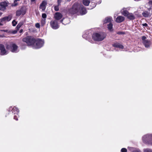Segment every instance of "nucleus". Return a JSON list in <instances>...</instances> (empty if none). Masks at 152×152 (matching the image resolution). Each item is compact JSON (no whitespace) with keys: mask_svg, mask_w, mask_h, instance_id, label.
I'll list each match as a JSON object with an SVG mask.
<instances>
[{"mask_svg":"<svg viewBox=\"0 0 152 152\" xmlns=\"http://www.w3.org/2000/svg\"><path fill=\"white\" fill-rule=\"evenodd\" d=\"M144 152H152V150L151 149L146 148L144 149Z\"/></svg>","mask_w":152,"mask_h":152,"instance_id":"26","label":"nucleus"},{"mask_svg":"<svg viewBox=\"0 0 152 152\" xmlns=\"http://www.w3.org/2000/svg\"><path fill=\"white\" fill-rule=\"evenodd\" d=\"M128 150L130 152H141L138 148L132 147H129Z\"/></svg>","mask_w":152,"mask_h":152,"instance_id":"14","label":"nucleus"},{"mask_svg":"<svg viewBox=\"0 0 152 152\" xmlns=\"http://www.w3.org/2000/svg\"><path fill=\"white\" fill-rule=\"evenodd\" d=\"M149 4H151V5H152V1H150L149 2Z\"/></svg>","mask_w":152,"mask_h":152,"instance_id":"41","label":"nucleus"},{"mask_svg":"<svg viewBox=\"0 0 152 152\" xmlns=\"http://www.w3.org/2000/svg\"><path fill=\"white\" fill-rule=\"evenodd\" d=\"M126 17H127V18L130 20H134L135 18V16L133 14L130 13H129Z\"/></svg>","mask_w":152,"mask_h":152,"instance_id":"16","label":"nucleus"},{"mask_svg":"<svg viewBox=\"0 0 152 152\" xmlns=\"http://www.w3.org/2000/svg\"><path fill=\"white\" fill-rule=\"evenodd\" d=\"M17 32V30H15L14 31H13V34H15V33H16Z\"/></svg>","mask_w":152,"mask_h":152,"instance_id":"38","label":"nucleus"},{"mask_svg":"<svg viewBox=\"0 0 152 152\" xmlns=\"http://www.w3.org/2000/svg\"><path fill=\"white\" fill-rule=\"evenodd\" d=\"M83 37L84 38L85 37L84 35H83Z\"/></svg>","mask_w":152,"mask_h":152,"instance_id":"46","label":"nucleus"},{"mask_svg":"<svg viewBox=\"0 0 152 152\" xmlns=\"http://www.w3.org/2000/svg\"><path fill=\"white\" fill-rule=\"evenodd\" d=\"M121 13L124 16H126L129 13L125 8H124L122 10Z\"/></svg>","mask_w":152,"mask_h":152,"instance_id":"20","label":"nucleus"},{"mask_svg":"<svg viewBox=\"0 0 152 152\" xmlns=\"http://www.w3.org/2000/svg\"><path fill=\"white\" fill-rule=\"evenodd\" d=\"M124 17L119 16L116 19L115 21L117 23H120L124 21Z\"/></svg>","mask_w":152,"mask_h":152,"instance_id":"13","label":"nucleus"},{"mask_svg":"<svg viewBox=\"0 0 152 152\" xmlns=\"http://www.w3.org/2000/svg\"><path fill=\"white\" fill-rule=\"evenodd\" d=\"M145 140H148V141H149L150 140V139H149V138H145Z\"/></svg>","mask_w":152,"mask_h":152,"instance_id":"40","label":"nucleus"},{"mask_svg":"<svg viewBox=\"0 0 152 152\" xmlns=\"http://www.w3.org/2000/svg\"><path fill=\"white\" fill-rule=\"evenodd\" d=\"M106 34L104 32H100L94 33L92 36V39L95 41H102L106 37Z\"/></svg>","mask_w":152,"mask_h":152,"instance_id":"3","label":"nucleus"},{"mask_svg":"<svg viewBox=\"0 0 152 152\" xmlns=\"http://www.w3.org/2000/svg\"><path fill=\"white\" fill-rule=\"evenodd\" d=\"M62 14L59 12H56L54 15V17L55 19L56 20H59L62 18Z\"/></svg>","mask_w":152,"mask_h":152,"instance_id":"12","label":"nucleus"},{"mask_svg":"<svg viewBox=\"0 0 152 152\" xmlns=\"http://www.w3.org/2000/svg\"><path fill=\"white\" fill-rule=\"evenodd\" d=\"M60 22L63 23V24L66 25L69 23V19L66 18L64 19L61 20Z\"/></svg>","mask_w":152,"mask_h":152,"instance_id":"19","label":"nucleus"},{"mask_svg":"<svg viewBox=\"0 0 152 152\" xmlns=\"http://www.w3.org/2000/svg\"><path fill=\"white\" fill-rule=\"evenodd\" d=\"M20 0H14V2L12 5V7H16L18 5V1H19Z\"/></svg>","mask_w":152,"mask_h":152,"instance_id":"24","label":"nucleus"},{"mask_svg":"<svg viewBox=\"0 0 152 152\" xmlns=\"http://www.w3.org/2000/svg\"><path fill=\"white\" fill-rule=\"evenodd\" d=\"M142 140L144 143L152 145V134L144 135L142 137Z\"/></svg>","mask_w":152,"mask_h":152,"instance_id":"4","label":"nucleus"},{"mask_svg":"<svg viewBox=\"0 0 152 152\" xmlns=\"http://www.w3.org/2000/svg\"><path fill=\"white\" fill-rule=\"evenodd\" d=\"M108 28L110 31L113 28V25L111 23H110L108 25Z\"/></svg>","mask_w":152,"mask_h":152,"instance_id":"25","label":"nucleus"},{"mask_svg":"<svg viewBox=\"0 0 152 152\" xmlns=\"http://www.w3.org/2000/svg\"><path fill=\"white\" fill-rule=\"evenodd\" d=\"M3 31H5V30H3Z\"/></svg>","mask_w":152,"mask_h":152,"instance_id":"48","label":"nucleus"},{"mask_svg":"<svg viewBox=\"0 0 152 152\" xmlns=\"http://www.w3.org/2000/svg\"><path fill=\"white\" fill-rule=\"evenodd\" d=\"M12 112L13 113H14V114H17L19 113V110L17 108L15 107H14L12 110Z\"/></svg>","mask_w":152,"mask_h":152,"instance_id":"18","label":"nucleus"},{"mask_svg":"<svg viewBox=\"0 0 152 152\" xmlns=\"http://www.w3.org/2000/svg\"><path fill=\"white\" fill-rule=\"evenodd\" d=\"M59 6H58V5L54 7V10L56 11H58L59 10Z\"/></svg>","mask_w":152,"mask_h":152,"instance_id":"29","label":"nucleus"},{"mask_svg":"<svg viewBox=\"0 0 152 152\" xmlns=\"http://www.w3.org/2000/svg\"><path fill=\"white\" fill-rule=\"evenodd\" d=\"M8 3L6 1L1 2L0 3V10H4L6 9V7L8 6Z\"/></svg>","mask_w":152,"mask_h":152,"instance_id":"10","label":"nucleus"},{"mask_svg":"<svg viewBox=\"0 0 152 152\" xmlns=\"http://www.w3.org/2000/svg\"><path fill=\"white\" fill-rule=\"evenodd\" d=\"M47 4V2L45 1H42V2L40 4L39 8L41 9L42 11L45 10L46 9V5Z\"/></svg>","mask_w":152,"mask_h":152,"instance_id":"11","label":"nucleus"},{"mask_svg":"<svg viewBox=\"0 0 152 152\" xmlns=\"http://www.w3.org/2000/svg\"><path fill=\"white\" fill-rule=\"evenodd\" d=\"M90 3V1L89 0H83V3L85 6H88Z\"/></svg>","mask_w":152,"mask_h":152,"instance_id":"21","label":"nucleus"},{"mask_svg":"<svg viewBox=\"0 0 152 152\" xmlns=\"http://www.w3.org/2000/svg\"><path fill=\"white\" fill-rule=\"evenodd\" d=\"M47 17V15L45 13H43L42 14V17L44 18V19H45V18Z\"/></svg>","mask_w":152,"mask_h":152,"instance_id":"31","label":"nucleus"},{"mask_svg":"<svg viewBox=\"0 0 152 152\" xmlns=\"http://www.w3.org/2000/svg\"><path fill=\"white\" fill-rule=\"evenodd\" d=\"M15 115L14 116V119H15L16 120H18V118L19 117V115L17 114H17H14Z\"/></svg>","mask_w":152,"mask_h":152,"instance_id":"27","label":"nucleus"},{"mask_svg":"<svg viewBox=\"0 0 152 152\" xmlns=\"http://www.w3.org/2000/svg\"><path fill=\"white\" fill-rule=\"evenodd\" d=\"M50 25L51 27L54 29H56L59 28L57 22L56 20H51L50 22Z\"/></svg>","mask_w":152,"mask_h":152,"instance_id":"7","label":"nucleus"},{"mask_svg":"<svg viewBox=\"0 0 152 152\" xmlns=\"http://www.w3.org/2000/svg\"><path fill=\"white\" fill-rule=\"evenodd\" d=\"M127 149L125 148H122L121 150V152H127Z\"/></svg>","mask_w":152,"mask_h":152,"instance_id":"32","label":"nucleus"},{"mask_svg":"<svg viewBox=\"0 0 152 152\" xmlns=\"http://www.w3.org/2000/svg\"><path fill=\"white\" fill-rule=\"evenodd\" d=\"M4 23H2L0 21V26H3L4 25Z\"/></svg>","mask_w":152,"mask_h":152,"instance_id":"39","label":"nucleus"},{"mask_svg":"<svg viewBox=\"0 0 152 152\" xmlns=\"http://www.w3.org/2000/svg\"><path fill=\"white\" fill-rule=\"evenodd\" d=\"M122 32H118V34H122Z\"/></svg>","mask_w":152,"mask_h":152,"instance_id":"42","label":"nucleus"},{"mask_svg":"<svg viewBox=\"0 0 152 152\" xmlns=\"http://www.w3.org/2000/svg\"><path fill=\"white\" fill-rule=\"evenodd\" d=\"M35 0H31V1H34Z\"/></svg>","mask_w":152,"mask_h":152,"instance_id":"44","label":"nucleus"},{"mask_svg":"<svg viewBox=\"0 0 152 152\" xmlns=\"http://www.w3.org/2000/svg\"><path fill=\"white\" fill-rule=\"evenodd\" d=\"M143 43L145 46L147 48L149 47L151 45V42L150 41L148 40H145L143 41Z\"/></svg>","mask_w":152,"mask_h":152,"instance_id":"15","label":"nucleus"},{"mask_svg":"<svg viewBox=\"0 0 152 152\" xmlns=\"http://www.w3.org/2000/svg\"><path fill=\"white\" fill-rule=\"evenodd\" d=\"M23 41L26 43L28 45L31 46L33 48L35 49L41 48L43 45L44 43V40L38 39L35 40L34 38L31 36L24 38L23 39Z\"/></svg>","mask_w":152,"mask_h":152,"instance_id":"1","label":"nucleus"},{"mask_svg":"<svg viewBox=\"0 0 152 152\" xmlns=\"http://www.w3.org/2000/svg\"><path fill=\"white\" fill-rule=\"evenodd\" d=\"M142 15L145 17H148L150 16V13L148 12L145 11L142 13Z\"/></svg>","mask_w":152,"mask_h":152,"instance_id":"23","label":"nucleus"},{"mask_svg":"<svg viewBox=\"0 0 152 152\" xmlns=\"http://www.w3.org/2000/svg\"><path fill=\"white\" fill-rule=\"evenodd\" d=\"M112 20V18L111 17H108L105 18V20L104 21V23H110L111 22Z\"/></svg>","mask_w":152,"mask_h":152,"instance_id":"22","label":"nucleus"},{"mask_svg":"<svg viewBox=\"0 0 152 152\" xmlns=\"http://www.w3.org/2000/svg\"><path fill=\"white\" fill-rule=\"evenodd\" d=\"M26 11L24 9L23 7H22L19 10H18L16 13V15L17 16H19L21 14L24 15L26 13Z\"/></svg>","mask_w":152,"mask_h":152,"instance_id":"8","label":"nucleus"},{"mask_svg":"<svg viewBox=\"0 0 152 152\" xmlns=\"http://www.w3.org/2000/svg\"><path fill=\"white\" fill-rule=\"evenodd\" d=\"M113 46L115 47L121 49H122L124 48V46L123 45L118 43H116L114 44L113 45Z\"/></svg>","mask_w":152,"mask_h":152,"instance_id":"17","label":"nucleus"},{"mask_svg":"<svg viewBox=\"0 0 152 152\" xmlns=\"http://www.w3.org/2000/svg\"><path fill=\"white\" fill-rule=\"evenodd\" d=\"M148 24L146 23H145L142 24V26H145V27H147L148 26Z\"/></svg>","mask_w":152,"mask_h":152,"instance_id":"36","label":"nucleus"},{"mask_svg":"<svg viewBox=\"0 0 152 152\" xmlns=\"http://www.w3.org/2000/svg\"><path fill=\"white\" fill-rule=\"evenodd\" d=\"M146 38V37L145 36H142V39L144 41L145 40V39Z\"/></svg>","mask_w":152,"mask_h":152,"instance_id":"37","label":"nucleus"},{"mask_svg":"<svg viewBox=\"0 0 152 152\" xmlns=\"http://www.w3.org/2000/svg\"><path fill=\"white\" fill-rule=\"evenodd\" d=\"M45 19H43L41 21L42 23L44 25L45 24Z\"/></svg>","mask_w":152,"mask_h":152,"instance_id":"34","label":"nucleus"},{"mask_svg":"<svg viewBox=\"0 0 152 152\" xmlns=\"http://www.w3.org/2000/svg\"><path fill=\"white\" fill-rule=\"evenodd\" d=\"M23 30H21L20 31V32H21Z\"/></svg>","mask_w":152,"mask_h":152,"instance_id":"43","label":"nucleus"},{"mask_svg":"<svg viewBox=\"0 0 152 152\" xmlns=\"http://www.w3.org/2000/svg\"><path fill=\"white\" fill-rule=\"evenodd\" d=\"M22 25V24L21 23H19L17 25L16 27V28H17L18 30L19 29Z\"/></svg>","mask_w":152,"mask_h":152,"instance_id":"28","label":"nucleus"},{"mask_svg":"<svg viewBox=\"0 0 152 152\" xmlns=\"http://www.w3.org/2000/svg\"><path fill=\"white\" fill-rule=\"evenodd\" d=\"M12 25L13 26H15L17 24V22H16L15 20H13L12 22Z\"/></svg>","mask_w":152,"mask_h":152,"instance_id":"30","label":"nucleus"},{"mask_svg":"<svg viewBox=\"0 0 152 152\" xmlns=\"http://www.w3.org/2000/svg\"><path fill=\"white\" fill-rule=\"evenodd\" d=\"M62 1V0H57V2L58 6H60L61 5V4Z\"/></svg>","mask_w":152,"mask_h":152,"instance_id":"33","label":"nucleus"},{"mask_svg":"<svg viewBox=\"0 0 152 152\" xmlns=\"http://www.w3.org/2000/svg\"><path fill=\"white\" fill-rule=\"evenodd\" d=\"M6 48L7 49H10L11 51L13 53H17L19 51L18 46L14 43H11L10 45H7Z\"/></svg>","mask_w":152,"mask_h":152,"instance_id":"5","label":"nucleus"},{"mask_svg":"<svg viewBox=\"0 0 152 152\" xmlns=\"http://www.w3.org/2000/svg\"><path fill=\"white\" fill-rule=\"evenodd\" d=\"M8 53V51L6 50L4 45L0 44V54L1 55H5Z\"/></svg>","mask_w":152,"mask_h":152,"instance_id":"6","label":"nucleus"},{"mask_svg":"<svg viewBox=\"0 0 152 152\" xmlns=\"http://www.w3.org/2000/svg\"><path fill=\"white\" fill-rule=\"evenodd\" d=\"M1 13L0 12V17L1 16Z\"/></svg>","mask_w":152,"mask_h":152,"instance_id":"47","label":"nucleus"},{"mask_svg":"<svg viewBox=\"0 0 152 152\" xmlns=\"http://www.w3.org/2000/svg\"><path fill=\"white\" fill-rule=\"evenodd\" d=\"M71 0H67V1H71Z\"/></svg>","mask_w":152,"mask_h":152,"instance_id":"45","label":"nucleus"},{"mask_svg":"<svg viewBox=\"0 0 152 152\" xmlns=\"http://www.w3.org/2000/svg\"><path fill=\"white\" fill-rule=\"evenodd\" d=\"M72 10L73 14L79 12L81 15H83L87 13L85 8L83 5H80L77 3L74 4Z\"/></svg>","mask_w":152,"mask_h":152,"instance_id":"2","label":"nucleus"},{"mask_svg":"<svg viewBox=\"0 0 152 152\" xmlns=\"http://www.w3.org/2000/svg\"><path fill=\"white\" fill-rule=\"evenodd\" d=\"M11 16L9 15L7 16H6L1 18L0 20L1 22L5 23L6 22L10 21L11 20Z\"/></svg>","mask_w":152,"mask_h":152,"instance_id":"9","label":"nucleus"},{"mask_svg":"<svg viewBox=\"0 0 152 152\" xmlns=\"http://www.w3.org/2000/svg\"><path fill=\"white\" fill-rule=\"evenodd\" d=\"M35 26L37 28H39L40 27V24L39 23H37L35 24Z\"/></svg>","mask_w":152,"mask_h":152,"instance_id":"35","label":"nucleus"}]
</instances>
